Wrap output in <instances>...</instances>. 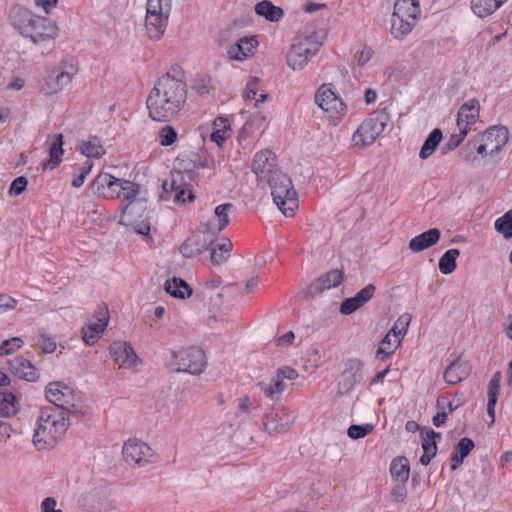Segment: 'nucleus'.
Returning <instances> with one entry per match:
<instances>
[{"label": "nucleus", "instance_id": "f257e3e1", "mask_svg": "<svg viewBox=\"0 0 512 512\" xmlns=\"http://www.w3.org/2000/svg\"><path fill=\"white\" fill-rule=\"evenodd\" d=\"M187 93L184 74L180 69L172 68L155 82L147 97L149 116L160 122L175 119L186 105Z\"/></svg>", "mask_w": 512, "mask_h": 512}, {"label": "nucleus", "instance_id": "f03ea898", "mask_svg": "<svg viewBox=\"0 0 512 512\" xmlns=\"http://www.w3.org/2000/svg\"><path fill=\"white\" fill-rule=\"evenodd\" d=\"M10 17L19 32L30 38L35 45L47 51L54 48L58 36V27L54 21L35 15L22 7H13Z\"/></svg>", "mask_w": 512, "mask_h": 512}, {"label": "nucleus", "instance_id": "7ed1b4c3", "mask_svg": "<svg viewBox=\"0 0 512 512\" xmlns=\"http://www.w3.org/2000/svg\"><path fill=\"white\" fill-rule=\"evenodd\" d=\"M69 426V419L61 412L46 407L40 410L34 433L33 445L38 451L54 448Z\"/></svg>", "mask_w": 512, "mask_h": 512}, {"label": "nucleus", "instance_id": "20e7f679", "mask_svg": "<svg viewBox=\"0 0 512 512\" xmlns=\"http://www.w3.org/2000/svg\"><path fill=\"white\" fill-rule=\"evenodd\" d=\"M77 68L70 60H62L59 64L46 70L39 80V92L45 96H53L70 86Z\"/></svg>", "mask_w": 512, "mask_h": 512}, {"label": "nucleus", "instance_id": "39448f33", "mask_svg": "<svg viewBox=\"0 0 512 512\" xmlns=\"http://www.w3.org/2000/svg\"><path fill=\"white\" fill-rule=\"evenodd\" d=\"M265 184L269 185L275 205L285 216L293 215L298 208V197L290 177L283 173H276Z\"/></svg>", "mask_w": 512, "mask_h": 512}, {"label": "nucleus", "instance_id": "423d86ee", "mask_svg": "<svg viewBox=\"0 0 512 512\" xmlns=\"http://www.w3.org/2000/svg\"><path fill=\"white\" fill-rule=\"evenodd\" d=\"M171 7V0H147L145 28L150 39L157 41L163 36Z\"/></svg>", "mask_w": 512, "mask_h": 512}, {"label": "nucleus", "instance_id": "0eeeda50", "mask_svg": "<svg viewBox=\"0 0 512 512\" xmlns=\"http://www.w3.org/2000/svg\"><path fill=\"white\" fill-rule=\"evenodd\" d=\"M389 120L390 117L386 108L371 113L354 132L352 136L354 145L365 148L374 143L385 130Z\"/></svg>", "mask_w": 512, "mask_h": 512}, {"label": "nucleus", "instance_id": "6e6552de", "mask_svg": "<svg viewBox=\"0 0 512 512\" xmlns=\"http://www.w3.org/2000/svg\"><path fill=\"white\" fill-rule=\"evenodd\" d=\"M320 46L321 43L312 35L296 36L286 56L287 65L294 71L302 70Z\"/></svg>", "mask_w": 512, "mask_h": 512}, {"label": "nucleus", "instance_id": "1a4fd4ad", "mask_svg": "<svg viewBox=\"0 0 512 512\" xmlns=\"http://www.w3.org/2000/svg\"><path fill=\"white\" fill-rule=\"evenodd\" d=\"M509 140V131L504 126H492L475 137L469 144L478 155L486 157L499 153Z\"/></svg>", "mask_w": 512, "mask_h": 512}, {"label": "nucleus", "instance_id": "9d476101", "mask_svg": "<svg viewBox=\"0 0 512 512\" xmlns=\"http://www.w3.org/2000/svg\"><path fill=\"white\" fill-rule=\"evenodd\" d=\"M170 367L176 372H185L193 375L201 374L206 367V359L203 350L197 347H189L172 352Z\"/></svg>", "mask_w": 512, "mask_h": 512}, {"label": "nucleus", "instance_id": "9b49d317", "mask_svg": "<svg viewBox=\"0 0 512 512\" xmlns=\"http://www.w3.org/2000/svg\"><path fill=\"white\" fill-rule=\"evenodd\" d=\"M364 362L360 358H348L343 362V369L337 382V394L344 395L351 391L364 378Z\"/></svg>", "mask_w": 512, "mask_h": 512}, {"label": "nucleus", "instance_id": "f8f14e48", "mask_svg": "<svg viewBox=\"0 0 512 512\" xmlns=\"http://www.w3.org/2000/svg\"><path fill=\"white\" fill-rule=\"evenodd\" d=\"M46 398L55 406L69 413H79L78 397L74 390L62 382L49 383Z\"/></svg>", "mask_w": 512, "mask_h": 512}, {"label": "nucleus", "instance_id": "ddd939ff", "mask_svg": "<svg viewBox=\"0 0 512 512\" xmlns=\"http://www.w3.org/2000/svg\"><path fill=\"white\" fill-rule=\"evenodd\" d=\"M276 166V156L271 150L265 149L256 153L252 162V171L259 185H264L276 173L281 172Z\"/></svg>", "mask_w": 512, "mask_h": 512}, {"label": "nucleus", "instance_id": "4468645a", "mask_svg": "<svg viewBox=\"0 0 512 512\" xmlns=\"http://www.w3.org/2000/svg\"><path fill=\"white\" fill-rule=\"evenodd\" d=\"M122 454L129 465L142 467L151 462L152 449L144 442L137 439H129L123 445Z\"/></svg>", "mask_w": 512, "mask_h": 512}, {"label": "nucleus", "instance_id": "2eb2a0df", "mask_svg": "<svg viewBox=\"0 0 512 512\" xmlns=\"http://www.w3.org/2000/svg\"><path fill=\"white\" fill-rule=\"evenodd\" d=\"M315 102L332 118H340L344 115L346 106L343 101L335 94L329 85H322L316 95Z\"/></svg>", "mask_w": 512, "mask_h": 512}, {"label": "nucleus", "instance_id": "dca6fc26", "mask_svg": "<svg viewBox=\"0 0 512 512\" xmlns=\"http://www.w3.org/2000/svg\"><path fill=\"white\" fill-rule=\"evenodd\" d=\"M109 322L108 308L106 305L100 307L93 319L89 320L82 328V339L85 344L92 346L99 339L104 332Z\"/></svg>", "mask_w": 512, "mask_h": 512}, {"label": "nucleus", "instance_id": "f3484780", "mask_svg": "<svg viewBox=\"0 0 512 512\" xmlns=\"http://www.w3.org/2000/svg\"><path fill=\"white\" fill-rule=\"evenodd\" d=\"M109 354L120 368H135L141 361L130 343L114 341L109 346Z\"/></svg>", "mask_w": 512, "mask_h": 512}, {"label": "nucleus", "instance_id": "a211bd4d", "mask_svg": "<svg viewBox=\"0 0 512 512\" xmlns=\"http://www.w3.org/2000/svg\"><path fill=\"white\" fill-rule=\"evenodd\" d=\"M295 420L296 415L293 411L282 408L274 414L264 416L263 428L269 434L283 433L295 423Z\"/></svg>", "mask_w": 512, "mask_h": 512}, {"label": "nucleus", "instance_id": "6ab92c4d", "mask_svg": "<svg viewBox=\"0 0 512 512\" xmlns=\"http://www.w3.org/2000/svg\"><path fill=\"white\" fill-rule=\"evenodd\" d=\"M259 46L256 35L243 36L227 49L230 60L244 61L254 56Z\"/></svg>", "mask_w": 512, "mask_h": 512}, {"label": "nucleus", "instance_id": "aec40b11", "mask_svg": "<svg viewBox=\"0 0 512 512\" xmlns=\"http://www.w3.org/2000/svg\"><path fill=\"white\" fill-rule=\"evenodd\" d=\"M162 187L165 193H175L174 199L177 202L185 203L186 193L188 194L187 199L189 201H193L194 199V195L191 190L186 189L184 176L180 171L172 172L169 180L164 181Z\"/></svg>", "mask_w": 512, "mask_h": 512}, {"label": "nucleus", "instance_id": "412c9836", "mask_svg": "<svg viewBox=\"0 0 512 512\" xmlns=\"http://www.w3.org/2000/svg\"><path fill=\"white\" fill-rule=\"evenodd\" d=\"M207 234L209 233L204 229L191 235L181 246L182 255L191 258L206 251L212 243Z\"/></svg>", "mask_w": 512, "mask_h": 512}, {"label": "nucleus", "instance_id": "4be33fe9", "mask_svg": "<svg viewBox=\"0 0 512 512\" xmlns=\"http://www.w3.org/2000/svg\"><path fill=\"white\" fill-rule=\"evenodd\" d=\"M231 203L220 204L215 208L214 218L205 224V230L212 236H216L229 224V210Z\"/></svg>", "mask_w": 512, "mask_h": 512}, {"label": "nucleus", "instance_id": "5701e85b", "mask_svg": "<svg viewBox=\"0 0 512 512\" xmlns=\"http://www.w3.org/2000/svg\"><path fill=\"white\" fill-rule=\"evenodd\" d=\"M10 371L20 379L34 382L39 378L38 369L27 359L16 357L9 361Z\"/></svg>", "mask_w": 512, "mask_h": 512}, {"label": "nucleus", "instance_id": "b1692460", "mask_svg": "<svg viewBox=\"0 0 512 512\" xmlns=\"http://www.w3.org/2000/svg\"><path fill=\"white\" fill-rule=\"evenodd\" d=\"M49 147V159L42 163L43 169H55L61 162L62 156L64 154L63 150V135L62 134H54L49 135L47 138Z\"/></svg>", "mask_w": 512, "mask_h": 512}, {"label": "nucleus", "instance_id": "393cba45", "mask_svg": "<svg viewBox=\"0 0 512 512\" xmlns=\"http://www.w3.org/2000/svg\"><path fill=\"white\" fill-rule=\"evenodd\" d=\"M479 103L473 99L464 103L458 111L457 126L459 129H465L468 132L471 125L475 124L479 118Z\"/></svg>", "mask_w": 512, "mask_h": 512}, {"label": "nucleus", "instance_id": "a878e982", "mask_svg": "<svg viewBox=\"0 0 512 512\" xmlns=\"http://www.w3.org/2000/svg\"><path fill=\"white\" fill-rule=\"evenodd\" d=\"M440 236V230L432 228L412 238L409 242V249L414 253L421 252L435 245L439 241Z\"/></svg>", "mask_w": 512, "mask_h": 512}, {"label": "nucleus", "instance_id": "bb28decb", "mask_svg": "<svg viewBox=\"0 0 512 512\" xmlns=\"http://www.w3.org/2000/svg\"><path fill=\"white\" fill-rule=\"evenodd\" d=\"M77 150L87 158L94 159L101 158L106 152L102 140L96 136L79 141Z\"/></svg>", "mask_w": 512, "mask_h": 512}, {"label": "nucleus", "instance_id": "cd10ccee", "mask_svg": "<svg viewBox=\"0 0 512 512\" xmlns=\"http://www.w3.org/2000/svg\"><path fill=\"white\" fill-rule=\"evenodd\" d=\"M342 281L343 271L333 269L317 278L311 286L316 292H323L324 290L338 287Z\"/></svg>", "mask_w": 512, "mask_h": 512}, {"label": "nucleus", "instance_id": "c85d7f7f", "mask_svg": "<svg viewBox=\"0 0 512 512\" xmlns=\"http://www.w3.org/2000/svg\"><path fill=\"white\" fill-rule=\"evenodd\" d=\"M470 374V367L466 362L456 360L452 362L444 372V379L448 384L455 385Z\"/></svg>", "mask_w": 512, "mask_h": 512}, {"label": "nucleus", "instance_id": "c756f323", "mask_svg": "<svg viewBox=\"0 0 512 512\" xmlns=\"http://www.w3.org/2000/svg\"><path fill=\"white\" fill-rule=\"evenodd\" d=\"M257 386L266 398L274 402L280 401L286 387L275 375L269 382L261 381Z\"/></svg>", "mask_w": 512, "mask_h": 512}, {"label": "nucleus", "instance_id": "7c9ffc66", "mask_svg": "<svg viewBox=\"0 0 512 512\" xmlns=\"http://www.w3.org/2000/svg\"><path fill=\"white\" fill-rule=\"evenodd\" d=\"M393 14L416 22L420 15V8L415 0H396Z\"/></svg>", "mask_w": 512, "mask_h": 512}, {"label": "nucleus", "instance_id": "2f4dec72", "mask_svg": "<svg viewBox=\"0 0 512 512\" xmlns=\"http://www.w3.org/2000/svg\"><path fill=\"white\" fill-rule=\"evenodd\" d=\"M254 10L258 16L264 17L270 22H278L284 15L283 9L281 7L275 6L269 0L258 2L255 5Z\"/></svg>", "mask_w": 512, "mask_h": 512}, {"label": "nucleus", "instance_id": "473e14b6", "mask_svg": "<svg viewBox=\"0 0 512 512\" xmlns=\"http://www.w3.org/2000/svg\"><path fill=\"white\" fill-rule=\"evenodd\" d=\"M165 290L171 296L179 299H185L186 297H190L192 294V289L188 283L185 280L177 277L168 279L165 282Z\"/></svg>", "mask_w": 512, "mask_h": 512}, {"label": "nucleus", "instance_id": "72a5a7b5", "mask_svg": "<svg viewBox=\"0 0 512 512\" xmlns=\"http://www.w3.org/2000/svg\"><path fill=\"white\" fill-rule=\"evenodd\" d=\"M474 448V442L467 437L462 438L456 445L454 452L451 456V469L456 470Z\"/></svg>", "mask_w": 512, "mask_h": 512}, {"label": "nucleus", "instance_id": "f704fd0d", "mask_svg": "<svg viewBox=\"0 0 512 512\" xmlns=\"http://www.w3.org/2000/svg\"><path fill=\"white\" fill-rule=\"evenodd\" d=\"M415 22L405 19L392 13L391 16V34L395 39L402 40L413 29Z\"/></svg>", "mask_w": 512, "mask_h": 512}, {"label": "nucleus", "instance_id": "c9c22d12", "mask_svg": "<svg viewBox=\"0 0 512 512\" xmlns=\"http://www.w3.org/2000/svg\"><path fill=\"white\" fill-rule=\"evenodd\" d=\"M506 1L507 0H472L471 8L475 15L484 18L494 13Z\"/></svg>", "mask_w": 512, "mask_h": 512}, {"label": "nucleus", "instance_id": "e433bc0d", "mask_svg": "<svg viewBox=\"0 0 512 512\" xmlns=\"http://www.w3.org/2000/svg\"><path fill=\"white\" fill-rule=\"evenodd\" d=\"M18 411V401L12 392L0 393V416L11 417Z\"/></svg>", "mask_w": 512, "mask_h": 512}, {"label": "nucleus", "instance_id": "4c0bfd02", "mask_svg": "<svg viewBox=\"0 0 512 512\" xmlns=\"http://www.w3.org/2000/svg\"><path fill=\"white\" fill-rule=\"evenodd\" d=\"M409 461L405 457L395 458L390 466L392 478L400 482H406L409 477Z\"/></svg>", "mask_w": 512, "mask_h": 512}, {"label": "nucleus", "instance_id": "58836bf2", "mask_svg": "<svg viewBox=\"0 0 512 512\" xmlns=\"http://www.w3.org/2000/svg\"><path fill=\"white\" fill-rule=\"evenodd\" d=\"M442 140V132L440 129L436 128L434 129L427 139L424 141V144L421 147V150L419 152V157L422 160H425L429 158L434 151L436 150L438 144Z\"/></svg>", "mask_w": 512, "mask_h": 512}, {"label": "nucleus", "instance_id": "ea45409f", "mask_svg": "<svg viewBox=\"0 0 512 512\" xmlns=\"http://www.w3.org/2000/svg\"><path fill=\"white\" fill-rule=\"evenodd\" d=\"M400 345V339L393 338L389 332L381 340L376 355L379 359H387Z\"/></svg>", "mask_w": 512, "mask_h": 512}, {"label": "nucleus", "instance_id": "a19ab883", "mask_svg": "<svg viewBox=\"0 0 512 512\" xmlns=\"http://www.w3.org/2000/svg\"><path fill=\"white\" fill-rule=\"evenodd\" d=\"M258 92L259 79L257 77H252L246 84V88L244 91L245 100H255V106L257 107L259 103H263L268 98V94L264 91H261V93L259 94V98H257Z\"/></svg>", "mask_w": 512, "mask_h": 512}, {"label": "nucleus", "instance_id": "79ce46f5", "mask_svg": "<svg viewBox=\"0 0 512 512\" xmlns=\"http://www.w3.org/2000/svg\"><path fill=\"white\" fill-rule=\"evenodd\" d=\"M458 249H449L439 259V270L442 274H451L456 269V259L459 256Z\"/></svg>", "mask_w": 512, "mask_h": 512}, {"label": "nucleus", "instance_id": "37998d69", "mask_svg": "<svg viewBox=\"0 0 512 512\" xmlns=\"http://www.w3.org/2000/svg\"><path fill=\"white\" fill-rule=\"evenodd\" d=\"M114 180V176L109 173H100L92 182V192L102 198H106V193L109 191L108 187Z\"/></svg>", "mask_w": 512, "mask_h": 512}, {"label": "nucleus", "instance_id": "c03bdc74", "mask_svg": "<svg viewBox=\"0 0 512 512\" xmlns=\"http://www.w3.org/2000/svg\"><path fill=\"white\" fill-rule=\"evenodd\" d=\"M232 242L229 239H224L223 243L214 248L211 252V261L213 264L220 265L227 261L232 250Z\"/></svg>", "mask_w": 512, "mask_h": 512}, {"label": "nucleus", "instance_id": "a18cd8bd", "mask_svg": "<svg viewBox=\"0 0 512 512\" xmlns=\"http://www.w3.org/2000/svg\"><path fill=\"white\" fill-rule=\"evenodd\" d=\"M495 230L503 235L504 238H512V210L507 211L503 216L495 221Z\"/></svg>", "mask_w": 512, "mask_h": 512}, {"label": "nucleus", "instance_id": "49530a36", "mask_svg": "<svg viewBox=\"0 0 512 512\" xmlns=\"http://www.w3.org/2000/svg\"><path fill=\"white\" fill-rule=\"evenodd\" d=\"M411 322V316L409 314L401 315L394 323L393 327L389 330V333L393 335V338L402 339L409 327Z\"/></svg>", "mask_w": 512, "mask_h": 512}, {"label": "nucleus", "instance_id": "de8ad7c7", "mask_svg": "<svg viewBox=\"0 0 512 512\" xmlns=\"http://www.w3.org/2000/svg\"><path fill=\"white\" fill-rule=\"evenodd\" d=\"M440 433H437L433 430H430L426 433L425 436H423L422 440V448L424 454L430 455L434 457L437 452V446H436V438H440Z\"/></svg>", "mask_w": 512, "mask_h": 512}, {"label": "nucleus", "instance_id": "09e8293b", "mask_svg": "<svg viewBox=\"0 0 512 512\" xmlns=\"http://www.w3.org/2000/svg\"><path fill=\"white\" fill-rule=\"evenodd\" d=\"M120 189H121L120 198H123L124 200L128 201L129 203L134 201L136 196L139 194V185L132 181H129V180L123 179Z\"/></svg>", "mask_w": 512, "mask_h": 512}, {"label": "nucleus", "instance_id": "8fccbe9b", "mask_svg": "<svg viewBox=\"0 0 512 512\" xmlns=\"http://www.w3.org/2000/svg\"><path fill=\"white\" fill-rule=\"evenodd\" d=\"M24 342L20 337H12L4 340L0 345V357L7 356L15 353L22 348Z\"/></svg>", "mask_w": 512, "mask_h": 512}, {"label": "nucleus", "instance_id": "3c124183", "mask_svg": "<svg viewBox=\"0 0 512 512\" xmlns=\"http://www.w3.org/2000/svg\"><path fill=\"white\" fill-rule=\"evenodd\" d=\"M36 345L45 354L53 353L56 350V341L46 333H40L36 338Z\"/></svg>", "mask_w": 512, "mask_h": 512}, {"label": "nucleus", "instance_id": "603ef678", "mask_svg": "<svg viewBox=\"0 0 512 512\" xmlns=\"http://www.w3.org/2000/svg\"><path fill=\"white\" fill-rule=\"evenodd\" d=\"M214 125L215 126L223 125V129H216L211 134V140L213 142L217 143L218 146H221L224 143V141L226 140V138H227V136H226V133H227V120L224 119V118H221V117L217 118L214 121Z\"/></svg>", "mask_w": 512, "mask_h": 512}, {"label": "nucleus", "instance_id": "864d4df0", "mask_svg": "<svg viewBox=\"0 0 512 512\" xmlns=\"http://www.w3.org/2000/svg\"><path fill=\"white\" fill-rule=\"evenodd\" d=\"M177 132L172 126H164L159 131V141L162 146H171L177 140Z\"/></svg>", "mask_w": 512, "mask_h": 512}, {"label": "nucleus", "instance_id": "5fc2aeb1", "mask_svg": "<svg viewBox=\"0 0 512 512\" xmlns=\"http://www.w3.org/2000/svg\"><path fill=\"white\" fill-rule=\"evenodd\" d=\"M373 426L371 424L364 425H351L348 428L347 434L351 439H360L371 433Z\"/></svg>", "mask_w": 512, "mask_h": 512}, {"label": "nucleus", "instance_id": "6e6d98bb", "mask_svg": "<svg viewBox=\"0 0 512 512\" xmlns=\"http://www.w3.org/2000/svg\"><path fill=\"white\" fill-rule=\"evenodd\" d=\"M501 372L497 371L493 374L488 383V400L497 401L500 390Z\"/></svg>", "mask_w": 512, "mask_h": 512}, {"label": "nucleus", "instance_id": "4d7b16f0", "mask_svg": "<svg viewBox=\"0 0 512 512\" xmlns=\"http://www.w3.org/2000/svg\"><path fill=\"white\" fill-rule=\"evenodd\" d=\"M363 306L364 305L356 296L347 298L340 305V313L343 315H350Z\"/></svg>", "mask_w": 512, "mask_h": 512}, {"label": "nucleus", "instance_id": "13d9d810", "mask_svg": "<svg viewBox=\"0 0 512 512\" xmlns=\"http://www.w3.org/2000/svg\"><path fill=\"white\" fill-rule=\"evenodd\" d=\"M211 88V78L207 76H199L194 80V84L192 86V89L198 94V95H205L209 92Z\"/></svg>", "mask_w": 512, "mask_h": 512}, {"label": "nucleus", "instance_id": "bf43d9fd", "mask_svg": "<svg viewBox=\"0 0 512 512\" xmlns=\"http://www.w3.org/2000/svg\"><path fill=\"white\" fill-rule=\"evenodd\" d=\"M275 376L281 381L284 382L287 380H295L298 378L299 374L296 369L290 366H283L276 370Z\"/></svg>", "mask_w": 512, "mask_h": 512}, {"label": "nucleus", "instance_id": "052dcab7", "mask_svg": "<svg viewBox=\"0 0 512 512\" xmlns=\"http://www.w3.org/2000/svg\"><path fill=\"white\" fill-rule=\"evenodd\" d=\"M468 132L465 129H459V134H453L450 136L448 141L445 144V148L447 151H452L456 149L464 140Z\"/></svg>", "mask_w": 512, "mask_h": 512}, {"label": "nucleus", "instance_id": "680f3d73", "mask_svg": "<svg viewBox=\"0 0 512 512\" xmlns=\"http://www.w3.org/2000/svg\"><path fill=\"white\" fill-rule=\"evenodd\" d=\"M93 167V163L91 161H86L84 165L80 168V174L75 177L72 181V186L75 188H79L83 185L86 176L90 173Z\"/></svg>", "mask_w": 512, "mask_h": 512}, {"label": "nucleus", "instance_id": "e2e57ef3", "mask_svg": "<svg viewBox=\"0 0 512 512\" xmlns=\"http://www.w3.org/2000/svg\"><path fill=\"white\" fill-rule=\"evenodd\" d=\"M27 184H28V181H27L26 177H24V176L17 177L11 183V186L9 188V194L10 195H20L22 192L25 191Z\"/></svg>", "mask_w": 512, "mask_h": 512}, {"label": "nucleus", "instance_id": "0e129e2a", "mask_svg": "<svg viewBox=\"0 0 512 512\" xmlns=\"http://www.w3.org/2000/svg\"><path fill=\"white\" fill-rule=\"evenodd\" d=\"M18 301L8 294H0V312L4 313L16 308Z\"/></svg>", "mask_w": 512, "mask_h": 512}, {"label": "nucleus", "instance_id": "69168bd1", "mask_svg": "<svg viewBox=\"0 0 512 512\" xmlns=\"http://www.w3.org/2000/svg\"><path fill=\"white\" fill-rule=\"evenodd\" d=\"M376 287L374 284H368L356 293V297L365 305L369 300L372 299L375 293Z\"/></svg>", "mask_w": 512, "mask_h": 512}, {"label": "nucleus", "instance_id": "338daca9", "mask_svg": "<svg viewBox=\"0 0 512 512\" xmlns=\"http://www.w3.org/2000/svg\"><path fill=\"white\" fill-rule=\"evenodd\" d=\"M251 407H252V401H251L250 397L247 395L241 396L238 399L236 416L241 417L243 415L248 414Z\"/></svg>", "mask_w": 512, "mask_h": 512}, {"label": "nucleus", "instance_id": "774afa93", "mask_svg": "<svg viewBox=\"0 0 512 512\" xmlns=\"http://www.w3.org/2000/svg\"><path fill=\"white\" fill-rule=\"evenodd\" d=\"M57 500L54 497H46L42 500L40 504L41 512H63L62 509L57 508Z\"/></svg>", "mask_w": 512, "mask_h": 512}]
</instances>
